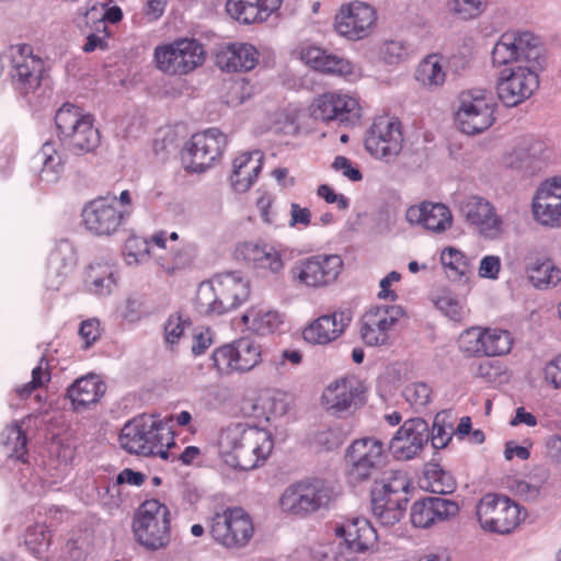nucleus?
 Returning a JSON list of instances; mask_svg holds the SVG:
<instances>
[{"label":"nucleus","instance_id":"f257e3e1","mask_svg":"<svg viewBox=\"0 0 561 561\" xmlns=\"http://www.w3.org/2000/svg\"><path fill=\"white\" fill-rule=\"evenodd\" d=\"M219 455L231 468L252 470L265 462L274 442L271 433L245 423H232L224 427L217 440Z\"/></svg>","mask_w":561,"mask_h":561},{"label":"nucleus","instance_id":"f03ea898","mask_svg":"<svg viewBox=\"0 0 561 561\" xmlns=\"http://www.w3.org/2000/svg\"><path fill=\"white\" fill-rule=\"evenodd\" d=\"M251 294L250 280L240 272H227L198 285L195 309L204 316H220L244 304Z\"/></svg>","mask_w":561,"mask_h":561},{"label":"nucleus","instance_id":"7ed1b4c3","mask_svg":"<svg viewBox=\"0 0 561 561\" xmlns=\"http://www.w3.org/2000/svg\"><path fill=\"white\" fill-rule=\"evenodd\" d=\"M119 444L129 454L159 456L169 460L174 446L171 428L153 415H139L128 421L119 434Z\"/></svg>","mask_w":561,"mask_h":561},{"label":"nucleus","instance_id":"20e7f679","mask_svg":"<svg viewBox=\"0 0 561 561\" xmlns=\"http://www.w3.org/2000/svg\"><path fill=\"white\" fill-rule=\"evenodd\" d=\"M58 137L62 146L76 156L92 152L100 145L99 129L90 114L70 103H65L55 115Z\"/></svg>","mask_w":561,"mask_h":561},{"label":"nucleus","instance_id":"39448f33","mask_svg":"<svg viewBox=\"0 0 561 561\" xmlns=\"http://www.w3.org/2000/svg\"><path fill=\"white\" fill-rule=\"evenodd\" d=\"M133 533L146 550L165 549L172 538L170 508L157 499L146 500L134 515Z\"/></svg>","mask_w":561,"mask_h":561},{"label":"nucleus","instance_id":"423d86ee","mask_svg":"<svg viewBox=\"0 0 561 561\" xmlns=\"http://www.w3.org/2000/svg\"><path fill=\"white\" fill-rule=\"evenodd\" d=\"M334 486L320 479L301 481L286 488L279 504L284 512L296 516H307L327 508L335 500Z\"/></svg>","mask_w":561,"mask_h":561},{"label":"nucleus","instance_id":"0eeeda50","mask_svg":"<svg viewBox=\"0 0 561 561\" xmlns=\"http://www.w3.org/2000/svg\"><path fill=\"white\" fill-rule=\"evenodd\" d=\"M542 48L538 37L530 32H506L504 33L492 50L493 65L503 66L516 62L524 67L541 69Z\"/></svg>","mask_w":561,"mask_h":561},{"label":"nucleus","instance_id":"6e6552de","mask_svg":"<svg viewBox=\"0 0 561 561\" xmlns=\"http://www.w3.org/2000/svg\"><path fill=\"white\" fill-rule=\"evenodd\" d=\"M345 458L348 463V480L352 483H360L373 478L386 466L388 453L380 439L364 437L351 444Z\"/></svg>","mask_w":561,"mask_h":561},{"label":"nucleus","instance_id":"1a4fd4ad","mask_svg":"<svg viewBox=\"0 0 561 561\" xmlns=\"http://www.w3.org/2000/svg\"><path fill=\"white\" fill-rule=\"evenodd\" d=\"M476 514L483 530L500 535L513 531L525 517L522 507L510 497L492 493L478 502Z\"/></svg>","mask_w":561,"mask_h":561},{"label":"nucleus","instance_id":"9d476101","mask_svg":"<svg viewBox=\"0 0 561 561\" xmlns=\"http://www.w3.org/2000/svg\"><path fill=\"white\" fill-rule=\"evenodd\" d=\"M209 533L217 543L228 549H240L253 537L254 526L243 508L229 507L210 518Z\"/></svg>","mask_w":561,"mask_h":561},{"label":"nucleus","instance_id":"9b49d317","mask_svg":"<svg viewBox=\"0 0 561 561\" xmlns=\"http://www.w3.org/2000/svg\"><path fill=\"white\" fill-rule=\"evenodd\" d=\"M204 59V47L194 38H181L154 49L158 69L168 75H186L199 67Z\"/></svg>","mask_w":561,"mask_h":561},{"label":"nucleus","instance_id":"f8f14e48","mask_svg":"<svg viewBox=\"0 0 561 561\" xmlns=\"http://www.w3.org/2000/svg\"><path fill=\"white\" fill-rule=\"evenodd\" d=\"M494 103L484 90H468L459 95L456 123L467 135H476L488 129L494 122Z\"/></svg>","mask_w":561,"mask_h":561},{"label":"nucleus","instance_id":"ddd939ff","mask_svg":"<svg viewBox=\"0 0 561 561\" xmlns=\"http://www.w3.org/2000/svg\"><path fill=\"white\" fill-rule=\"evenodd\" d=\"M226 136L216 128L194 134L181 152L182 164L192 172L210 168L226 147Z\"/></svg>","mask_w":561,"mask_h":561},{"label":"nucleus","instance_id":"4468645a","mask_svg":"<svg viewBox=\"0 0 561 561\" xmlns=\"http://www.w3.org/2000/svg\"><path fill=\"white\" fill-rule=\"evenodd\" d=\"M211 360L215 369L221 375L248 373L262 362V348L250 339H240L216 348Z\"/></svg>","mask_w":561,"mask_h":561},{"label":"nucleus","instance_id":"2eb2a0df","mask_svg":"<svg viewBox=\"0 0 561 561\" xmlns=\"http://www.w3.org/2000/svg\"><path fill=\"white\" fill-rule=\"evenodd\" d=\"M115 203L116 196H105L85 204L81 213L85 229L98 237L116 233L130 216V210L117 209Z\"/></svg>","mask_w":561,"mask_h":561},{"label":"nucleus","instance_id":"dca6fc26","mask_svg":"<svg viewBox=\"0 0 561 561\" xmlns=\"http://www.w3.org/2000/svg\"><path fill=\"white\" fill-rule=\"evenodd\" d=\"M538 66L516 65L501 72L496 84L499 99L513 107L529 99L539 87Z\"/></svg>","mask_w":561,"mask_h":561},{"label":"nucleus","instance_id":"f3484780","mask_svg":"<svg viewBox=\"0 0 561 561\" xmlns=\"http://www.w3.org/2000/svg\"><path fill=\"white\" fill-rule=\"evenodd\" d=\"M404 316L398 305H380L370 307L360 318L359 333L368 346H380L388 343L390 331Z\"/></svg>","mask_w":561,"mask_h":561},{"label":"nucleus","instance_id":"a211bd4d","mask_svg":"<svg viewBox=\"0 0 561 561\" xmlns=\"http://www.w3.org/2000/svg\"><path fill=\"white\" fill-rule=\"evenodd\" d=\"M343 267L339 255H314L296 263L290 273L298 283L313 288L334 283Z\"/></svg>","mask_w":561,"mask_h":561},{"label":"nucleus","instance_id":"6ab92c4d","mask_svg":"<svg viewBox=\"0 0 561 561\" xmlns=\"http://www.w3.org/2000/svg\"><path fill=\"white\" fill-rule=\"evenodd\" d=\"M11 78L14 88L21 94L35 91L44 79V61L33 55L28 45H19L11 48Z\"/></svg>","mask_w":561,"mask_h":561},{"label":"nucleus","instance_id":"aec40b11","mask_svg":"<svg viewBox=\"0 0 561 561\" xmlns=\"http://www.w3.org/2000/svg\"><path fill=\"white\" fill-rule=\"evenodd\" d=\"M366 149L376 158L390 160L402 148L401 125L393 117L375 118L365 138Z\"/></svg>","mask_w":561,"mask_h":561},{"label":"nucleus","instance_id":"412c9836","mask_svg":"<svg viewBox=\"0 0 561 561\" xmlns=\"http://www.w3.org/2000/svg\"><path fill=\"white\" fill-rule=\"evenodd\" d=\"M430 440L427 422L422 417L407 420L389 442L388 449L398 460L416 457Z\"/></svg>","mask_w":561,"mask_h":561},{"label":"nucleus","instance_id":"4be33fe9","mask_svg":"<svg viewBox=\"0 0 561 561\" xmlns=\"http://www.w3.org/2000/svg\"><path fill=\"white\" fill-rule=\"evenodd\" d=\"M459 210L466 221L486 239H496L503 232L502 218L493 205L483 197L471 195L460 203Z\"/></svg>","mask_w":561,"mask_h":561},{"label":"nucleus","instance_id":"5701e85b","mask_svg":"<svg viewBox=\"0 0 561 561\" xmlns=\"http://www.w3.org/2000/svg\"><path fill=\"white\" fill-rule=\"evenodd\" d=\"M376 22V12L365 2L354 1L343 5L335 16L336 32L352 41L366 37Z\"/></svg>","mask_w":561,"mask_h":561},{"label":"nucleus","instance_id":"b1692460","mask_svg":"<svg viewBox=\"0 0 561 561\" xmlns=\"http://www.w3.org/2000/svg\"><path fill=\"white\" fill-rule=\"evenodd\" d=\"M313 118L322 122L337 121L353 124L359 118V104L347 94L329 92L314 100L311 112Z\"/></svg>","mask_w":561,"mask_h":561},{"label":"nucleus","instance_id":"393cba45","mask_svg":"<svg viewBox=\"0 0 561 561\" xmlns=\"http://www.w3.org/2000/svg\"><path fill=\"white\" fill-rule=\"evenodd\" d=\"M550 156L551 151L543 140L529 137L505 157V164L525 175H534L547 165Z\"/></svg>","mask_w":561,"mask_h":561},{"label":"nucleus","instance_id":"a878e982","mask_svg":"<svg viewBox=\"0 0 561 561\" xmlns=\"http://www.w3.org/2000/svg\"><path fill=\"white\" fill-rule=\"evenodd\" d=\"M364 393L363 382L357 377L350 376L330 383L325 388L322 399L328 410L343 413L351 412L364 404Z\"/></svg>","mask_w":561,"mask_h":561},{"label":"nucleus","instance_id":"bb28decb","mask_svg":"<svg viewBox=\"0 0 561 561\" xmlns=\"http://www.w3.org/2000/svg\"><path fill=\"white\" fill-rule=\"evenodd\" d=\"M352 319L350 309H336L332 313L320 316L304 330V339L311 344H329L345 332Z\"/></svg>","mask_w":561,"mask_h":561},{"label":"nucleus","instance_id":"cd10ccee","mask_svg":"<svg viewBox=\"0 0 561 561\" xmlns=\"http://www.w3.org/2000/svg\"><path fill=\"white\" fill-rule=\"evenodd\" d=\"M459 506L456 502L439 497L426 496L413 503L411 522L415 527L428 528L432 525L456 516Z\"/></svg>","mask_w":561,"mask_h":561},{"label":"nucleus","instance_id":"c85d7f7f","mask_svg":"<svg viewBox=\"0 0 561 561\" xmlns=\"http://www.w3.org/2000/svg\"><path fill=\"white\" fill-rule=\"evenodd\" d=\"M340 545L353 552H364L374 547L377 541V531L366 518L356 517L346 520L334 528Z\"/></svg>","mask_w":561,"mask_h":561},{"label":"nucleus","instance_id":"c756f323","mask_svg":"<svg viewBox=\"0 0 561 561\" xmlns=\"http://www.w3.org/2000/svg\"><path fill=\"white\" fill-rule=\"evenodd\" d=\"M283 0H227V13L242 24L265 22L276 12Z\"/></svg>","mask_w":561,"mask_h":561},{"label":"nucleus","instance_id":"7c9ffc66","mask_svg":"<svg viewBox=\"0 0 561 561\" xmlns=\"http://www.w3.org/2000/svg\"><path fill=\"white\" fill-rule=\"evenodd\" d=\"M407 220L411 224L422 225L427 230L442 232L450 228L453 216L449 208L442 203L424 202L408 208Z\"/></svg>","mask_w":561,"mask_h":561},{"label":"nucleus","instance_id":"2f4dec72","mask_svg":"<svg viewBox=\"0 0 561 561\" xmlns=\"http://www.w3.org/2000/svg\"><path fill=\"white\" fill-rule=\"evenodd\" d=\"M410 480L407 472L391 470L385 472L380 480H376L370 491L371 503L408 502Z\"/></svg>","mask_w":561,"mask_h":561},{"label":"nucleus","instance_id":"473e14b6","mask_svg":"<svg viewBox=\"0 0 561 561\" xmlns=\"http://www.w3.org/2000/svg\"><path fill=\"white\" fill-rule=\"evenodd\" d=\"M300 58L306 65L324 73L347 78L354 72V66L350 60L334 54H329L320 47L309 46L302 48Z\"/></svg>","mask_w":561,"mask_h":561},{"label":"nucleus","instance_id":"72a5a7b5","mask_svg":"<svg viewBox=\"0 0 561 561\" xmlns=\"http://www.w3.org/2000/svg\"><path fill=\"white\" fill-rule=\"evenodd\" d=\"M259 53L254 46L233 43L221 47L216 54L217 66L227 71H249L257 64Z\"/></svg>","mask_w":561,"mask_h":561},{"label":"nucleus","instance_id":"f704fd0d","mask_svg":"<svg viewBox=\"0 0 561 561\" xmlns=\"http://www.w3.org/2000/svg\"><path fill=\"white\" fill-rule=\"evenodd\" d=\"M264 154L260 150L244 152L232 163L231 185L236 192H247L262 170Z\"/></svg>","mask_w":561,"mask_h":561},{"label":"nucleus","instance_id":"c9c22d12","mask_svg":"<svg viewBox=\"0 0 561 561\" xmlns=\"http://www.w3.org/2000/svg\"><path fill=\"white\" fill-rule=\"evenodd\" d=\"M106 386L98 376L89 375L77 379L67 391L76 409L96 403L104 396Z\"/></svg>","mask_w":561,"mask_h":561},{"label":"nucleus","instance_id":"e433bc0d","mask_svg":"<svg viewBox=\"0 0 561 561\" xmlns=\"http://www.w3.org/2000/svg\"><path fill=\"white\" fill-rule=\"evenodd\" d=\"M34 162L41 165L38 178L45 183H57L65 170L61 153L50 141H46L34 157Z\"/></svg>","mask_w":561,"mask_h":561},{"label":"nucleus","instance_id":"4c0bfd02","mask_svg":"<svg viewBox=\"0 0 561 561\" xmlns=\"http://www.w3.org/2000/svg\"><path fill=\"white\" fill-rule=\"evenodd\" d=\"M241 320L249 330L260 335L273 333L283 323V318L277 311L265 308H251Z\"/></svg>","mask_w":561,"mask_h":561},{"label":"nucleus","instance_id":"58836bf2","mask_svg":"<svg viewBox=\"0 0 561 561\" xmlns=\"http://www.w3.org/2000/svg\"><path fill=\"white\" fill-rule=\"evenodd\" d=\"M116 272L108 264L94 263L89 266L85 282L89 290L100 295H110L116 286Z\"/></svg>","mask_w":561,"mask_h":561},{"label":"nucleus","instance_id":"ea45409f","mask_svg":"<svg viewBox=\"0 0 561 561\" xmlns=\"http://www.w3.org/2000/svg\"><path fill=\"white\" fill-rule=\"evenodd\" d=\"M526 273L530 283L537 288L557 285L561 279L560 271L549 260L529 259Z\"/></svg>","mask_w":561,"mask_h":561},{"label":"nucleus","instance_id":"a19ab883","mask_svg":"<svg viewBox=\"0 0 561 561\" xmlns=\"http://www.w3.org/2000/svg\"><path fill=\"white\" fill-rule=\"evenodd\" d=\"M82 16L78 21V26L80 28L89 26L90 21L93 23V27L98 32H105L106 30V22L111 23H117L123 18V12L121 8L118 7H112L108 9H104V5L101 4H92L90 8H87L84 11H82Z\"/></svg>","mask_w":561,"mask_h":561},{"label":"nucleus","instance_id":"79ce46f5","mask_svg":"<svg viewBox=\"0 0 561 561\" xmlns=\"http://www.w3.org/2000/svg\"><path fill=\"white\" fill-rule=\"evenodd\" d=\"M456 416L451 411L438 412L433 422L431 443L433 448H445L455 434L454 423Z\"/></svg>","mask_w":561,"mask_h":561},{"label":"nucleus","instance_id":"37998d69","mask_svg":"<svg viewBox=\"0 0 561 561\" xmlns=\"http://www.w3.org/2000/svg\"><path fill=\"white\" fill-rule=\"evenodd\" d=\"M445 72L437 55H430L423 59L416 71V79L423 85L436 88L445 82Z\"/></svg>","mask_w":561,"mask_h":561},{"label":"nucleus","instance_id":"c03bdc74","mask_svg":"<svg viewBox=\"0 0 561 561\" xmlns=\"http://www.w3.org/2000/svg\"><path fill=\"white\" fill-rule=\"evenodd\" d=\"M440 262L449 278L457 279L470 272V261L460 250L453 247L444 249Z\"/></svg>","mask_w":561,"mask_h":561},{"label":"nucleus","instance_id":"a18cd8bd","mask_svg":"<svg viewBox=\"0 0 561 561\" xmlns=\"http://www.w3.org/2000/svg\"><path fill=\"white\" fill-rule=\"evenodd\" d=\"M402 396L414 412H423L432 400V388L424 381L408 383Z\"/></svg>","mask_w":561,"mask_h":561},{"label":"nucleus","instance_id":"49530a36","mask_svg":"<svg viewBox=\"0 0 561 561\" xmlns=\"http://www.w3.org/2000/svg\"><path fill=\"white\" fill-rule=\"evenodd\" d=\"M513 344L511 333L501 329L484 330L485 356H501L507 354Z\"/></svg>","mask_w":561,"mask_h":561},{"label":"nucleus","instance_id":"de8ad7c7","mask_svg":"<svg viewBox=\"0 0 561 561\" xmlns=\"http://www.w3.org/2000/svg\"><path fill=\"white\" fill-rule=\"evenodd\" d=\"M2 437L3 444L10 451V456L24 461V457L27 453V438L21 426L18 423L8 426L2 433Z\"/></svg>","mask_w":561,"mask_h":561},{"label":"nucleus","instance_id":"09e8293b","mask_svg":"<svg viewBox=\"0 0 561 561\" xmlns=\"http://www.w3.org/2000/svg\"><path fill=\"white\" fill-rule=\"evenodd\" d=\"M25 545L37 558H47L46 552L50 545V535L44 525L28 527L25 534Z\"/></svg>","mask_w":561,"mask_h":561},{"label":"nucleus","instance_id":"8fccbe9b","mask_svg":"<svg viewBox=\"0 0 561 561\" xmlns=\"http://www.w3.org/2000/svg\"><path fill=\"white\" fill-rule=\"evenodd\" d=\"M408 502L371 503V511L377 520L383 526H392L404 515Z\"/></svg>","mask_w":561,"mask_h":561},{"label":"nucleus","instance_id":"3c124183","mask_svg":"<svg viewBox=\"0 0 561 561\" xmlns=\"http://www.w3.org/2000/svg\"><path fill=\"white\" fill-rule=\"evenodd\" d=\"M75 265V255L68 243L59 244L50 254L48 270L57 276L67 275Z\"/></svg>","mask_w":561,"mask_h":561},{"label":"nucleus","instance_id":"603ef678","mask_svg":"<svg viewBox=\"0 0 561 561\" xmlns=\"http://www.w3.org/2000/svg\"><path fill=\"white\" fill-rule=\"evenodd\" d=\"M459 348L467 356L485 355L484 331L479 328H471L463 331L458 341Z\"/></svg>","mask_w":561,"mask_h":561},{"label":"nucleus","instance_id":"864d4df0","mask_svg":"<svg viewBox=\"0 0 561 561\" xmlns=\"http://www.w3.org/2000/svg\"><path fill=\"white\" fill-rule=\"evenodd\" d=\"M486 5V0H451L448 3V10L461 20H471L480 16Z\"/></svg>","mask_w":561,"mask_h":561},{"label":"nucleus","instance_id":"5fc2aeb1","mask_svg":"<svg viewBox=\"0 0 561 561\" xmlns=\"http://www.w3.org/2000/svg\"><path fill=\"white\" fill-rule=\"evenodd\" d=\"M435 306L440 312L455 322L463 321L468 313L463 301L450 293L437 297Z\"/></svg>","mask_w":561,"mask_h":561},{"label":"nucleus","instance_id":"6e6d98bb","mask_svg":"<svg viewBox=\"0 0 561 561\" xmlns=\"http://www.w3.org/2000/svg\"><path fill=\"white\" fill-rule=\"evenodd\" d=\"M150 254V245L146 239L131 237L125 243V260L127 264L144 262Z\"/></svg>","mask_w":561,"mask_h":561},{"label":"nucleus","instance_id":"4d7b16f0","mask_svg":"<svg viewBox=\"0 0 561 561\" xmlns=\"http://www.w3.org/2000/svg\"><path fill=\"white\" fill-rule=\"evenodd\" d=\"M559 208L551 203H538L533 202V213L535 219L543 226L560 227L561 226V214Z\"/></svg>","mask_w":561,"mask_h":561},{"label":"nucleus","instance_id":"13d9d810","mask_svg":"<svg viewBox=\"0 0 561 561\" xmlns=\"http://www.w3.org/2000/svg\"><path fill=\"white\" fill-rule=\"evenodd\" d=\"M190 324L188 319L184 318L182 314H171L164 324L165 342L169 345L179 343L185 329L188 328Z\"/></svg>","mask_w":561,"mask_h":561},{"label":"nucleus","instance_id":"bf43d9fd","mask_svg":"<svg viewBox=\"0 0 561 561\" xmlns=\"http://www.w3.org/2000/svg\"><path fill=\"white\" fill-rule=\"evenodd\" d=\"M379 56L386 64L397 65L407 58L408 49L400 41H387L380 45Z\"/></svg>","mask_w":561,"mask_h":561},{"label":"nucleus","instance_id":"052dcab7","mask_svg":"<svg viewBox=\"0 0 561 561\" xmlns=\"http://www.w3.org/2000/svg\"><path fill=\"white\" fill-rule=\"evenodd\" d=\"M268 248L267 244H259L254 242H243L236 248L237 259H242L249 265L255 268L260 260L263 257L264 251Z\"/></svg>","mask_w":561,"mask_h":561},{"label":"nucleus","instance_id":"680f3d73","mask_svg":"<svg viewBox=\"0 0 561 561\" xmlns=\"http://www.w3.org/2000/svg\"><path fill=\"white\" fill-rule=\"evenodd\" d=\"M345 438L346 433L340 425L330 426L327 430L318 432L316 435L317 443L329 450L341 446Z\"/></svg>","mask_w":561,"mask_h":561},{"label":"nucleus","instance_id":"e2e57ef3","mask_svg":"<svg viewBox=\"0 0 561 561\" xmlns=\"http://www.w3.org/2000/svg\"><path fill=\"white\" fill-rule=\"evenodd\" d=\"M262 256L255 268L268 270L272 273H278L283 270L284 262L282 255L273 247L268 245Z\"/></svg>","mask_w":561,"mask_h":561},{"label":"nucleus","instance_id":"0e129e2a","mask_svg":"<svg viewBox=\"0 0 561 561\" xmlns=\"http://www.w3.org/2000/svg\"><path fill=\"white\" fill-rule=\"evenodd\" d=\"M501 270V260L496 255L484 256L479 266V275L483 278L496 279Z\"/></svg>","mask_w":561,"mask_h":561},{"label":"nucleus","instance_id":"69168bd1","mask_svg":"<svg viewBox=\"0 0 561 561\" xmlns=\"http://www.w3.org/2000/svg\"><path fill=\"white\" fill-rule=\"evenodd\" d=\"M79 334L84 341V346L90 347L100 337V322L95 319L83 321Z\"/></svg>","mask_w":561,"mask_h":561},{"label":"nucleus","instance_id":"338daca9","mask_svg":"<svg viewBox=\"0 0 561 561\" xmlns=\"http://www.w3.org/2000/svg\"><path fill=\"white\" fill-rule=\"evenodd\" d=\"M332 168L335 170V171H340L342 172V174L347 178L348 180L353 181V182H357V181H360L362 180V173L358 169L354 168L352 165V162L350 161V159H347L346 157H343V156H337L333 163H332Z\"/></svg>","mask_w":561,"mask_h":561},{"label":"nucleus","instance_id":"774afa93","mask_svg":"<svg viewBox=\"0 0 561 561\" xmlns=\"http://www.w3.org/2000/svg\"><path fill=\"white\" fill-rule=\"evenodd\" d=\"M545 380L554 389L561 388V355L557 356L546 365Z\"/></svg>","mask_w":561,"mask_h":561}]
</instances>
